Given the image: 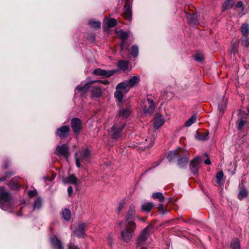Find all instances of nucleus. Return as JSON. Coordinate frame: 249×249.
<instances>
[{
  "label": "nucleus",
  "mask_w": 249,
  "mask_h": 249,
  "mask_svg": "<svg viewBox=\"0 0 249 249\" xmlns=\"http://www.w3.org/2000/svg\"><path fill=\"white\" fill-rule=\"evenodd\" d=\"M62 215L65 220L69 221L71 218V212L69 209H65L62 211Z\"/></svg>",
  "instance_id": "obj_33"
},
{
  "label": "nucleus",
  "mask_w": 249,
  "mask_h": 249,
  "mask_svg": "<svg viewBox=\"0 0 249 249\" xmlns=\"http://www.w3.org/2000/svg\"><path fill=\"white\" fill-rule=\"evenodd\" d=\"M179 152H180V148L171 151L167 157L169 161L171 162L176 158H178Z\"/></svg>",
  "instance_id": "obj_26"
},
{
  "label": "nucleus",
  "mask_w": 249,
  "mask_h": 249,
  "mask_svg": "<svg viewBox=\"0 0 249 249\" xmlns=\"http://www.w3.org/2000/svg\"><path fill=\"white\" fill-rule=\"evenodd\" d=\"M153 229V226L150 224L142 231L137 240V246H140L147 240L149 235L152 232Z\"/></svg>",
  "instance_id": "obj_3"
},
{
  "label": "nucleus",
  "mask_w": 249,
  "mask_h": 249,
  "mask_svg": "<svg viewBox=\"0 0 249 249\" xmlns=\"http://www.w3.org/2000/svg\"><path fill=\"white\" fill-rule=\"evenodd\" d=\"M242 6H243V2L241 1H239L238 2H237V3L236 4V7L237 8L242 7Z\"/></svg>",
  "instance_id": "obj_56"
},
{
  "label": "nucleus",
  "mask_w": 249,
  "mask_h": 249,
  "mask_svg": "<svg viewBox=\"0 0 249 249\" xmlns=\"http://www.w3.org/2000/svg\"><path fill=\"white\" fill-rule=\"evenodd\" d=\"M129 88L137 86L140 81V78L139 76H134L128 81H126Z\"/></svg>",
  "instance_id": "obj_19"
},
{
  "label": "nucleus",
  "mask_w": 249,
  "mask_h": 249,
  "mask_svg": "<svg viewBox=\"0 0 249 249\" xmlns=\"http://www.w3.org/2000/svg\"><path fill=\"white\" fill-rule=\"evenodd\" d=\"M89 24L95 29H100L101 28V22L99 21H91Z\"/></svg>",
  "instance_id": "obj_45"
},
{
  "label": "nucleus",
  "mask_w": 249,
  "mask_h": 249,
  "mask_svg": "<svg viewBox=\"0 0 249 249\" xmlns=\"http://www.w3.org/2000/svg\"><path fill=\"white\" fill-rule=\"evenodd\" d=\"M136 213V207L134 204H131L125 215V222L128 221H134Z\"/></svg>",
  "instance_id": "obj_15"
},
{
  "label": "nucleus",
  "mask_w": 249,
  "mask_h": 249,
  "mask_svg": "<svg viewBox=\"0 0 249 249\" xmlns=\"http://www.w3.org/2000/svg\"><path fill=\"white\" fill-rule=\"evenodd\" d=\"M125 205V202L124 201H122L120 202L118 205V208H117V212L118 213H120L123 210V209L124 208Z\"/></svg>",
  "instance_id": "obj_48"
},
{
  "label": "nucleus",
  "mask_w": 249,
  "mask_h": 249,
  "mask_svg": "<svg viewBox=\"0 0 249 249\" xmlns=\"http://www.w3.org/2000/svg\"><path fill=\"white\" fill-rule=\"evenodd\" d=\"M141 249H146V248L145 247H142Z\"/></svg>",
  "instance_id": "obj_63"
},
{
  "label": "nucleus",
  "mask_w": 249,
  "mask_h": 249,
  "mask_svg": "<svg viewBox=\"0 0 249 249\" xmlns=\"http://www.w3.org/2000/svg\"><path fill=\"white\" fill-rule=\"evenodd\" d=\"M74 156H75V160H76V166L78 167H80V162H82L80 159V158L78 157V153L76 152L75 153V155H74Z\"/></svg>",
  "instance_id": "obj_50"
},
{
  "label": "nucleus",
  "mask_w": 249,
  "mask_h": 249,
  "mask_svg": "<svg viewBox=\"0 0 249 249\" xmlns=\"http://www.w3.org/2000/svg\"><path fill=\"white\" fill-rule=\"evenodd\" d=\"M231 247L232 249H240L239 239L237 238L233 239L231 243Z\"/></svg>",
  "instance_id": "obj_36"
},
{
  "label": "nucleus",
  "mask_w": 249,
  "mask_h": 249,
  "mask_svg": "<svg viewBox=\"0 0 249 249\" xmlns=\"http://www.w3.org/2000/svg\"><path fill=\"white\" fill-rule=\"evenodd\" d=\"M194 58L197 62H202L204 60V55L201 53H197L194 55Z\"/></svg>",
  "instance_id": "obj_44"
},
{
  "label": "nucleus",
  "mask_w": 249,
  "mask_h": 249,
  "mask_svg": "<svg viewBox=\"0 0 249 249\" xmlns=\"http://www.w3.org/2000/svg\"><path fill=\"white\" fill-rule=\"evenodd\" d=\"M15 174V173L13 171H9L5 172L3 175H2L0 177V182H3L7 179L10 178Z\"/></svg>",
  "instance_id": "obj_29"
},
{
  "label": "nucleus",
  "mask_w": 249,
  "mask_h": 249,
  "mask_svg": "<svg viewBox=\"0 0 249 249\" xmlns=\"http://www.w3.org/2000/svg\"><path fill=\"white\" fill-rule=\"evenodd\" d=\"M248 196V191L245 188H241L239 193L238 195V198L240 200H242V199Z\"/></svg>",
  "instance_id": "obj_38"
},
{
  "label": "nucleus",
  "mask_w": 249,
  "mask_h": 249,
  "mask_svg": "<svg viewBox=\"0 0 249 249\" xmlns=\"http://www.w3.org/2000/svg\"><path fill=\"white\" fill-rule=\"evenodd\" d=\"M117 70H105L100 68L95 69L93 73L94 75L101 76L105 78H108L114 75L116 72Z\"/></svg>",
  "instance_id": "obj_11"
},
{
  "label": "nucleus",
  "mask_w": 249,
  "mask_h": 249,
  "mask_svg": "<svg viewBox=\"0 0 249 249\" xmlns=\"http://www.w3.org/2000/svg\"><path fill=\"white\" fill-rule=\"evenodd\" d=\"M12 196L11 194L3 187H0V207L4 211L12 209L11 204Z\"/></svg>",
  "instance_id": "obj_1"
},
{
  "label": "nucleus",
  "mask_w": 249,
  "mask_h": 249,
  "mask_svg": "<svg viewBox=\"0 0 249 249\" xmlns=\"http://www.w3.org/2000/svg\"><path fill=\"white\" fill-rule=\"evenodd\" d=\"M85 224L82 223L78 224L75 228L74 231V233L75 235L78 237H82L85 234Z\"/></svg>",
  "instance_id": "obj_16"
},
{
  "label": "nucleus",
  "mask_w": 249,
  "mask_h": 249,
  "mask_svg": "<svg viewBox=\"0 0 249 249\" xmlns=\"http://www.w3.org/2000/svg\"><path fill=\"white\" fill-rule=\"evenodd\" d=\"M70 128L68 125H63L58 128L56 130V134L60 139L66 138L70 134Z\"/></svg>",
  "instance_id": "obj_12"
},
{
  "label": "nucleus",
  "mask_w": 249,
  "mask_h": 249,
  "mask_svg": "<svg viewBox=\"0 0 249 249\" xmlns=\"http://www.w3.org/2000/svg\"><path fill=\"white\" fill-rule=\"evenodd\" d=\"M136 228V224L134 221H131L125 223V228L121 231V237L124 242L126 243L130 242Z\"/></svg>",
  "instance_id": "obj_2"
},
{
  "label": "nucleus",
  "mask_w": 249,
  "mask_h": 249,
  "mask_svg": "<svg viewBox=\"0 0 249 249\" xmlns=\"http://www.w3.org/2000/svg\"><path fill=\"white\" fill-rule=\"evenodd\" d=\"M69 249H79L77 247L74 245L70 244L69 245Z\"/></svg>",
  "instance_id": "obj_57"
},
{
  "label": "nucleus",
  "mask_w": 249,
  "mask_h": 249,
  "mask_svg": "<svg viewBox=\"0 0 249 249\" xmlns=\"http://www.w3.org/2000/svg\"><path fill=\"white\" fill-rule=\"evenodd\" d=\"M196 137L197 139L200 141H205L208 139V133L206 132L202 134L199 132H197L196 135Z\"/></svg>",
  "instance_id": "obj_39"
},
{
  "label": "nucleus",
  "mask_w": 249,
  "mask_h": 249,
  "mask_svg": "<svg viewBox=\"0 0 249 249\" xmlns=\"http://www.w3.org/2000/svg\"><path fill=\"white\" fill-rule=\"evenodd\" d=\"M197 119V115L196 114H193L190 118H189L185 123V126L186 127L190 126L193 124H194Z\"/></svg>",
  "instance_id": "obj_37"
},
{
  "label": "nucleus",
  "mask_w": 249,
  "mask_h": 249,
  "mask_svg": "<svg viewBox=\"0 0 249 249\" xmlns=\"http://www.w3.org/2000/svg\"><path fill=\"white\" fill-rule=\"evenodd\" d=\"M121 224H122V223H121V222L119 223V225H120H120H121Z\"/></svg>",
  "instance_id": "obj_64"
},
{
  "label": "nucleus",
  "mask_w": 249,
  "mask_h": 249,
  "mask_svg": "<svg viewBox=\"0 0 249 249\" xmlns=\"http://www.w3.org/2000/svg\"><path fill=\"white\" fill-rule=\"evenodd\" d=\"M158 210L161 214H165L166 213L168 212L167 208H164L163 205L160 204L158 206Z\"/></svg>",
  "instance_id": "obj_47"
},
{
  "label": "nucleus",
  "mask_w": 249,
  "mask_h": 249,
  "mask_svg": "<svg viewBox=\"0 0 249 249\" xmlns=\"http://www.w3.org/2000/svg\"><path fill=\"white\" fill-rule=\"evenodd\" d=\"M154 138L152 137H147L143 141L137 142V145L135 146L141 150H144L152 146Z\"/></svg>",
  "instance_id": "obj_8"
},
{
  "label": "nucleus",
  "mask_w": 249,
  "mask_h": 249,
  "mask_svg": "<svg viewBox=\"0 0 249 249\" xmlns=\"http://www.w3.org/2000/svg\"><path fill=\"white\" fill-rule=\"evenodd\" d=\"M124 125L122 124L121 126L114 124L111 127L110 134L113 139L117 140L122 137V131L124 128Z\"/></svg>",
  "instance_id": "obj_9"
},
{
  "label": "nucleus",
  "mask_w": 249,
  "mask_h": 249,
  "mask_svg": "<svg viewBox=\"0 0 249 249\" xmlns=\"http://www.w3.org/2000/svg\"><path fill=\"white\" fill-rule=\"evenodd\" d=\"M190 158V154L188 151L180 148L178 158V164L181 168H184L187 164Z\"/></svg>",
  "instance_id": "obj_4"
},
{
  "label": "nucleus",
  "mask_w": 249,
  "mask_h": 249,
  "mask_svg": "<svg viewBox=\"0 0 249 249\" xmlns=\"http://www.w3.org/2000/svg\"><path fill=\"white\" fill-rule=\"evenodd\" d=\"M44 179L45 180H49V181H51L52 179H50L48 177L46 176V177H44Z\"/></svg>",
  "instance_id": "obj_60"
},
{
  "label": "nucleus",
  "mask_w": 249,
  "mask_h": 249,
  "mask_svg": "<svg viewBox=\"0 0 249 249\" xmlns=\"http://www.w3.org/2000/svg\"><path fill=\"white\" fill-rule=\"evenodd\" d=\"M28 194L30 197H33L36 196L37 193L36 190H33L29 191Z\"/></svg>",
  "instance_id": "obj_54"
},
{
  "label": "nucleus",
  "mask_w": 249,
  "mask_h": 249,
  "mask_svg": "<svg viewBox=\"0 0 249 249\" xmlns=\"http://www.w3.org/2000/svg\"><path fill=\"white\" fill-rule=\"evenodd\" d=\"M77 178L74 175H71L63 180L65 183H70L73 185L77 184Z\"/></svg>",
  "instance_id": "obj_25"
},
{
  "label": "nucleus",
  "mask_w": 249,
  "mask_h": 249,
  "mask_svg": "<svg viewBox=\"0 0 249 249\" xmlns=\"http://www.w3.org/2000/svg\"><path fill=\"white\" fill-rule=\"evenodd\" d=\"M92 84L93 83H91V81H90L86 83L84 85H78L76 87V90H78V91H83V92H86L90 88V85Z\"/></svg>",
  "instance_id": "obj_24"
},
{
  "label": "nucleus",
  "mask_w": 249,
  "mask_h": 249,
  "mask_svg": "<svg viewBox=\"0 0 249 249\" xmlns=\"http://www.w3.org/2000/svg\"><path fill=\"white\" fill-rule=\"evenodd\" d=\"M10 165V161L8 159H5L3 161L2 167L3 169H6L8 168V167Z\"/></svg>",
  "instance_id": "obj_51"
},
{
  "label": "nucleus",
  "mask_w": 249,
  "mask_h": 249,
  "mask_svg": "<svg viewBox=\"0 0 249 249\" xmlns=\"http://www.w3.org/2000/svg\"><path fill=\"white\" fill-rule=\"evenodd\" d=\"M201 161L202 160L199 157H197L191 161L189 167L194 175H198L199 165Z\"/></svg>",
  "instance_id": "obj_10"
},
{
  "label": "nucleus",
  "mask_w": 249,
  "mask_h": 249,
  "mask_svg": "<svg viewBox=\"0 0 249 249\" xmlns=\"http://www.w3.org/2000/svg\"><path fill=\"white\" fill-rule=\"evenodd\" d=\"M90 151L88 149H84L80 153V156L79 158H80L81 161H83V160H89L90 159Z\"/></svg>",
  "instance_id": "obj_21"
},
{
  "label": "nucleus",
  "mask_w": 249,
  "mask_h": 249,
  "mask_svg": "<svg viewBox=\"0 0 249 249\" xmlns=\"http://www.w3.org/2000/svg\"><path fill=\"white\" fill-rule=\"evenodd\" d=\"M223 176L224 174L222 170H220L216 174V183L218 186H220L222 184Z\"/></svg>",
  "instance_id": "obj_32"
},
{
  "label": "nucleus",
  "mask_w": 249,
  "mask_h": 249,
  "mask_svg": "<svg viewBox=\"0 0 249 249\" xmlns=\"http://www.w3.org/2000/svg\"><path fill=\"white\" fill-rule=\"evenodd\" d=\"M117 66L119 69L125 71L128 68V63L126 61L120 60L117 62Z\"/></svg>",
  "instance_id": "obj_35"
},
{
  "label": "nucleus",
  "mask_w": 249,
  "mask_h": 249,
  "mask_svg": "<svg viewBox=\"0 0 249 249\" xmlns=\"http://www.w3.org/2000/svg\"><path fill=\"white\" fill-rule=\"evenodd\" d=\"M91 92L92 96L96 97H100L102 94V92L101 88L99 87H92L91 89Z\"/></svg>",
  "instance_id": "obj_28"
},
{
  "label": "nucleus",
  "mask_w": 249,
  "mask_h": 249,
  "mask_svg": "<svg viewBox=\"0 0 249 249\" xmlns=\"http://www.w3.org/2000/svg\"><path fill=\"white\" fill-rule=\"evenodd\" d=\"M242 45L244 46L247 47L249 45V42L248 39L247 38V37H245V38H243L241 40Z\"/></svg>",
  "instance_id": "obj_52"
},
{
  "label": "nucleus",
  "mask_w": 249,
  "mask_h": 249,
  "mask_svg": "<svg viewBox=\"0 0 249 249\" xmlns=\"http://www.w3.org/2000/svg\"><path fill=\"white\" fill-rule=\"evenodd\" d=\"M173 197H169L168 198V203L172 202H173Z\"/></svg>",
  "instance_id": "obj_59"
},
{
  "label": "nucleus",
  "mask_w": 249,
  "mask_h": 249,
  "mask_svg": "<svg viewBox=\"0 0 249 249\" xmlns=\"http://www.w3.org/2000/svg\"><path fill=\"white\" fill-rule=\"evenodd\" d=\"M139 53L138 47L136 45H133L131 47V54L134 57H136L138 56Z\"/></svg>",
  "instance_id": "obj_43"
},
{
  "label": "nucleus",
  "mask_w": 249,
  "mask_h": 249,
  "mask_svg": "<svg viewBox=\"0 0 249 249\" xmlns=\"http://www.w3.org/2000/svg\"><path fill=\"white\" fill-rule=\"evenodd\" d=\"M73 190L72 187L71 186H70L68 189V193L69 196H71L73 194Z\"/></svg>",
  "instance_id": "obj_55"
},
{
  "label": "nucleus",
  "mask_w": 249,
  "mask_h": 249,
  "mask_svg": "<svg viewBox=\"0 0 249 249\" xmlns=\"http://www.w3.org/2000/svg\"><path fill=\"white\" fill-rule=\"evenodd\" d=\"M54 154L58 156H63L67 159L70 156L69 148L67 144L57 145L54 151Z\"/></svg>",
  "instance_id": "obj_7"
},
{
  "label": "nucleus",
  "mask_w": 249,
  "mask_h": 249,
  "mask_svg": "<svg viewBox=\"0 0 249 249\" xmlns=\"http://www.w3.org/2000/svg\"><path fill=\"white\" fill-rule=\"evenodd\" d=\"M114 96L119 102L122 101L124 97L123 93L122 91L119 90V89H117V90L114 92Z\"/></svg>",
  "instance_id": "obj_42"
},
{
  "label": "nucleus",
  "mask_w": 249,
  "mask_h": 249,
  "mask_svg": "<svg viewBox=\"0 0 249 249\" xmlns=\"http://www.w3.org/2000/svg\"><path fill=\"white\" fill-rule=\"evenodd\" d=\"M204 163L206 164V165H210L211 164V161L210 160V159H207L206 160H204Z\"/></svg>",
  "instance_id": "obj_58"
},
{
  "label": "nucleus",
  "mask_w": 249,
  "mask_h": 249,
  "mask_svg": "<svg viewBox=\"0 0 249 249\" xmlns=\"http://www.w3.org/2000/svg\"><path fill=\"white\" fill-rule=\"evenodd\" d=\"M71 124L73 131L76 134L79 133L82 128L81 121L78 118H73L71 119Z\"/></svg>",
  "instance_id": "obj_13"
},
{
  "label": "nucleus",
  "mask_w": 249,
  "mask_h": 249,
  "mask_svg": "<svg viewBox=\"0 0 249 249\" xmlns=\"http://www.w3.org/2000/svg\"><path fill=\"white\" fill-rule=\"evenodd\" d=\"M164 123V121L163 120L162 116L159 114H156L154 120V128L157 129L161 126Z\"/></svg>",
  "instance_id": "obj_17"
},
{
  "label": "nucleus",
  "mask_w": 249,
  "mask_h": 249,
  "mask_svg": "<svg viewBox=\"0 0 249 249\" xmlns=\"http://www.w3.org/2000/svg\"><path fill=\"white\" fill-rule=\"evenodd\" d=\"M51 243L54 249H64L62 242L56 236L51 238Z\"/></svg>",
  "instance_id": "obj_18"
},
{
  "label": "nucleus",
  "mask_w": 249,
  "mask_h": 249,
  "mask_svg": "<svg viewBox=\"0 0 249 249\" xmlns=\"http://www.w3.org/2000/svg\"><path fill=\"white\" fill-rule=\"evenodd\" d=\"M241 32L242 35L245 37H247L249 35V25L247 23H244L241 27Z\"/></svg>",
  "instance_id": "obj_31"
},
{
  "label": "nucleus",
  "mask_w": 249,
  "mask_h": 249,
  "mask_svg": "<svg viewBox=\"0 0 249 249\" xmlns=\"http://www.w3.org/2000/svg\"><path fill=\"white\" fill-rule=\"evenodd\" d=\"M21 213H22V212H21V209L20 210V212L17 213L16 215H18V216H20L22 215Z\"/></svg>",
  "instance_id": "obj_61"
},
{
  "label": "nucleus",
  "mask_w": 249,
  "mask_h": 249,
  "mask_svg": "<svg viewBox=\"0 0 249 249\" xmlns=\"http://www.w3.org/2000/svg\"><path fill=\"white\" fill-rule=\"evenodd\" d=\"M142 107L144 113L150 114L152 113L155 108L153 100L150 99L148 96L146 101L142 103Z\"/></svg>",
  "instance_id": "obj_6"
},
{
  "label": "nucleus",
  "mask_w": 249,
  "mask_h": 249,
  "mask_svg": "<svg viewBox=\"0 0 249 249\" xmlns=\"http://www.w3.org/2000/svg\"><path fill=\"white\" fill-rule=\"evenodd\" d=\"M120 38L122 39L121 43V53L123 56L125 54L124 52L128 50V45L126 44V40L129 37L128 34L123 31L120 30L118 32Z\"/></svg>",
  "instance_id": "obj_5"
},
{
  "label": "nucleus",
  "mask_w": 249,
  "mask_h": 249,
  "mask_svg": "<svg viewBox=\"0 0 249 249\" xmlns=\"http://www.w3.org/2000/svg\"><path fill=\"white\" fill-rule=\"evenodd\" d=\"M235 52V50H234V47L231 50V52Z\"/></svg>",
  "instance_id": "obj_62"
},
{
  "label": "nucleus",
  "mask_w": 249,
  "mask_h": 249,
  "mask_svg": "<svg viewBox=\"0 0 249 249\" xmlns=\"http://www.w3.org/2000/svg\"><path fill=\"white\" fill-rule=\"evenodd\" d=\"M123 17L129 21L132 19V3H130L128 0L125 2L124 7Z\"/></svg>",
  "instance_id": "obj_14"
},
{
  "label": "nucleus",
  "mask_w": 249,
  "mask_h": 249,
  "mask_svg": "<svg viewBox=\"0 0 249 249\" xmlns=\"http://www.w3.org/2000/svg\"><path fill=\"white\" fill-rule=\"evenodd\" d=\"M246 122L245 119L243 118H239L237 122L238 129L241 130L243 128Z\"/></svg>",
  "instance_id": "obj_41"
},
{
  "label": "nucleus",
  "mask_w": 249,
  "mask_h": 249,
  "mask_svg": "<svg viewBox=\"0 0 249 249\" xmlns=\"http://www.w3.org/2000/svg\"><path fill=\"white\" fill-rule=\"evenodd\" d=\"M233 0H226L222 6L223 11H224L231 8L233 5Z\"/></svg>",
  "instance_id": "obj_40"
},
{
  "label": "nucleus",
  "mask_w": 249,
  "mask_h": 249,
  "mask_svg": "<svg viewBox=\"0 0 249 249\" xmlns=\"http://www.w3.org/2000/svg\"><path fill=\"white\" fill-rule=\"evenodd\" d=\"M154 205L152 202H146L141 206V210L142 212H150L153 209Z\"/></svg>",
  "instance_id": "obj_27"
},
{
  "label": "nucleus",
  "mask_w": 249,
  "mask_h": 249,
  "mask_svg": "<svg viewBox=\"0 0 249 249\" xmlns=\"http://www.w3.org/2000/svg\"><path fill=\"white\" fill-rule=\"evenodd\" d=\"M91 83H102L104 85H109L110 84V82L108 80H94V81H91Z\"/></svg>",
  "instance_id": "obj_49"
},
{
  "label": "nucleus",
  "mask_w": 249,
  "mask_h": 249,
  "mask_svg": "<svg viewBox=\"0 0 249 249\" xmlns=\"http://www.w3.org/2000/svg\"><path fill=\"white\" fill-rule=\"evenodd\" d=\"M131 112L130 108L129 107L123 108L120 109L119 111V116L124 118H127Z\"/></svg>",
  "instance_id": "obj_23"
},
{
  "label": "nucleus",
  "mask_w": 249,
  "mask_h": 249,
  "mask_svg": "<svg viewBox=\"0 0 249 249\" xmlns=\"http://www.w3.org/2000/svg\"><path fill=\"white\" fill-rule=\"evenodd\" d=\"M106 24L109 27H113L117 24V20L114 18H111L107 20Z\"/></svg>",
  "instance_id": "obj_46"
},
{
  "label": "nucleus",
  "mask_w": 249,
  "mask_h": 249,
  "mask_svg": "<svg viewBox=\"0 0 249 249\" xmlns=\"http://www.w3.org/2000/svg\"><path fill=\"white\" fill-rule=\"evenodd\" d=\"M152 198L154 199H158L160 202H162L164 201L165 197L160 192L154 193L152 194Z\"/></svg>",
  "instance_id": "obj_34"
},
{
  "label": "nucleus",
  "mask_w": 249,
  "mask_h": 249,
  "mask_svg": "<svg viewBox=\"0 0 249 249\" xmlns=\"http://www.w3.org/2000/svg\"><path fill=\"white\" fill-rule=\"evenodd\" d=\"M116 89H121L122 91L125 92H128L129 90V88L126 81L118 84L117 85Z\"/></svg>",
  "instance_id": "obj_30"
},
{
  "label": "nucleus",
  "mask_w": 249,
  "mask_h": 249,
  "mask_svg": "<svg viewBox=\"0 0 249 249\" xmlns=\"http://www.w3.org/2000/svg\"><path fill=\"white\" fill-rule=\"evenodd\" d=\"M41 205V200L37 199L35 202L34 209L36 208H39Z\"/></svg>",
  "instance_id": "obj_53"
},
{
  "label": "nucleus",
  "mask_w": 249,
  "mask_h": 249,
  "mask_svg": "<svg viewBox=\"0 0 249 249\" xmlns=\"http://www.w3.org/2000/svg\"><path fill=\"white\" fill-rule=\"evenodd\" d=\"M19 178L16 177L13 178L9 183V185L10 188L13 190H19L20 188V186L18 184V179Z\"/></svg>",
  "instance_id": "obj_22"
},
{
  "label": "nucleus",
  "mask_w": 249,
  "mask_h": 249,
  "mask_svg": "<svg viewBox=\"0 0 249 249\" xmlns=\"http://www.w3.org/2000/svg\"><path fill=\"white\" fill-rule=\"evenodd\" d=\"M186 18L188 23L190 24H196L198 21L197 15L196 14L193 13H187L186 15Z\"/></svg>",
  "instance_id": "obj_20"
}]
</instances>
